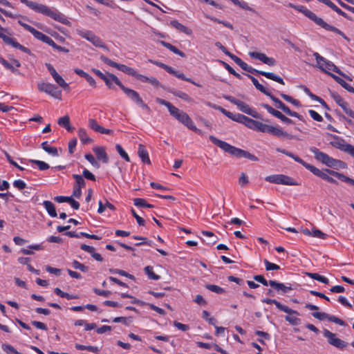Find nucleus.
<instances>
[{"label":"nucleus","mask_w":354,"mask_h":354,"mask_svg":"<svg viewBox=\"0 0 354 354\" xmlns=\"http://www.w3.org/2000/svg\"><path fill=\"white\" fill-rule=\"evenodd\" d=\"M20 1L37 13L49 17L68 26H71V23L68 20L65 15L59 12L57 9L51 8L46 5L38 3L32 1L20 0Z\"/></svg>","instance_id":"1"},{"label":"nucleus","mask_w":354,"mask_h":354,"mask_svg":"<svg viewBox=\"0 0 354 354\" xmlns=\"http://www.w3.org/2000/svg\"><path fill=\"white\" fill-rule=\"evenodd\" d=\"M156 102L161 105L165 106L168 109L170 115L188 129L198 134H202V131L196 127L192 120L186 113L174 106L171 103L165 100L156 97Z\"/></svg>","instance_id":"2"},{"label":"nucleus","mask_w":354,"mask_h":354,"mask_svg":"<svg viewBox=\"0 0 354 354\" xmlns=\"http://www.w3.org/2000/svg\"><path fill=\"white\" fill-rule=\"evenodd\" d=\"M303 166L308 170L310 171L314 175L328 181V183L337 184V181L329 176L331 175L337 178L342 181H344L354 186V180L353 178L346 176L342 173H339L337 171L329 169L320 170L318 168L315 167V166L311 165L306 162H304Z\"/></svg>","instance_id":"3"},{"label":"nucleus","mask_w":354,"mask_h":354,"mask_svg":"<svg viewBox=\"0 0 354 354\" xmlns=\"http://www.w3.org/2000/svg\"><path fill=\"white\" fill-rule=\"evenodd\" d=\"M289 7L298 10L299 12L304 14L306 17L312 20L313 22H315L317 25L321 26L324 29L334 32L340 36H342L344 39H345L347 41H350V39L340 30L337 28L335 26H333L331 25H329L326 22H325L322 18L317 17L314 12H313L311 10H308L306 7L304 6H296L292 3H290L288 5Z\"/></svg>","instance_id":"4"},{"label":"nucleus","mask_w":354,"mask_h":354,"mask_svg":"<svg viewBox=\"0 0 354 354\" xmlns=\"http://www.w3.org/2000/svg\"><path fill=\"white\" fill-rule=\"evenodd\" d=\"M209 140L225 152L236 158H245L252 161H257L258 158L247 151L234 147L226 142L216 138L214 136H209Z\"/></svg>","instance_id":"5"},{"label":"nucleus","mask_w":354,"mask_h":354,"mask_svg":"<svg viewBox=\"0 0 354 354\" xmlns=\"http://www.w3.org/2000/svg\"><path fill=\"white\" fill-rule=\"evenodd\" d=\"M310 151L314 154L317 160L321 162L328 167L337 169L339 168L345 169L347 167L344 162L329 156L328 154L319 151V149L315 147H311Z\"/></svg>","instance_id":"6"},{"label":"nucleus","mask_w":354,"mask_h":354,"mask_svg":"<svg viewBox=\"0 0 354 354\" xmlns=\"http://www.w3.org/2000/svg\"><path fill=\"white\" fill-rule=\"evenodd\" d=\"M313 56L315 57L317 66L321 71L325 72L326 73H328L329 75L330 74H331L329 71H332L343 76L344 77L349 80H351V79H350L348 75H346L342 71H341V70L337 66H335L332 62L326 59L324 57L321 56L318 53H314Z\"/></svg>","instance_id":"7"},{"label":"nucleus","mask_w":354,"mask_h":354,"mask_svg":"<svg viewBox=\"0 0 354 354\" xmlns=\"http://www.w3.org/2000/svg\"><path fill=\"white\" fill-rule=\"evenodd\" d=\"M113 79L115 84H117L122 89V91L127 95L129 98H130L133 102H134L137 105L140 106L142 109L150 111L149 106L144 102L137 91L124 86L116 76H113Z\"/></svg>","instance_id":"8"},{"label":"nucleus","mask_w":354,"mask_h":354,"mask_svg":"<svg viewBox=\"0 0 354 354\" xmlns=\"http://www.w3.org/2000/svg\"><path fill=\"white\" fill-rule=\"evenodd\" d=\"M254 131L263 133H268L278 137L290 138V136L288 133L283 131L282 129L280 128L279 127H273L271 125L263 124L257 120L255 125Z\"/></svg>","instance_id":"9"},{"label":"nucleus","mask_w":354,"mask_h":354,"mask_svg":"<svg viewBox=\"0 0 354 354\" xmlns=\"http://www.w3.org/2000/svg\"><path fill=\"white\" fill-rule=\"evenodd\" d=\"M240 67L243 70H244L248 73H252L254 75H261L266 77L268 79L275 81L282 85L285 84L283 80L281 77L276 75L275 73L266 72V71L255 69V68H252V66H249L248 64H246L244 62H243V63L241 64Z\"/></svg>","instance_id":"10"},{"label":"nucleus","mask_w":354,"mask_h":354,"mask_svg":"<svg viewBox=\"0 0 354 354\" xmlns=\"http://www.w3.org/2000/svg\"><path fill=\"white\" fill-rule=\"evenodd\" d=\"M37 88L39 92L45 93L55 99H62V91L55 84L40 82L37 84Z\"/></svg>","instance_id":"11"},{"label":"nucleus","mask_w":354,"mask_h":354,"mask_svg":"<svg viewBox=\"0 0 354 354\" xmlns=\"http://www.w3.org/2000/svg\"><path fill=\"white\" fill-rule=\"evenodd\" d=\"M266 181L284 185H299L294 178L284 174H273L265 178Z\"/></svg>","instance_id":"12"},{"label":"nucleus","mask_w":354,"mask_h":354,"mask_svg":"<svg viewBox=\"0 0 354 354\" xmlns=\"http://www.w3.org/2000/svg\"><path fill=\"white\" fill-rule=\"evenodd\" d=\"M224 98L235 104L241 111L250 115L253 118H259V114L257 111L252 110L249 105L244 102L237 100L231 95H225Z\"/></svg>","instance_id":"13"},{"label":"nucleus","mask_w":354,"mask_h":354,"mask_svg":"<svg viewBox=\"0 0 354 354\" xmlns=\"http://www.w3.org/2000/svg\"><path fill=\"white\" fill-rule=\"evenodd\" d=\"M150 62H152L153 64H154L155 65L165 69L167 73L174 75L177 78H179L184 81H187L188 82H190L198 87L201 86L200 84L195 82L192 79L186 77L183 73L174 70L172 67H171L165 64H163V63L159 62H156V61H152V60H150Z\"/></svg>","instance_id":"14"},{"label":"nucleus","mask_w":354,"mask_h":354,"mask_svg":"<svg viewBox=\"0 0 354 354\" xmlns=\"http://www.w3.org/2000/svg\"><path fill=\"white\" fill-rule=\"evenodd\" d=\"M100 59L104 63H105L112 67L116 68L119 71H122L123 73H124L129 75L133 77L136 75V71H135L133 68L129 67L124 64H118V63L111 60L110 59H109L108 57H106L104 55H101Z\"/></svg>","instance_id":"15"},{"label":"nucleus","mask_w":354,"mask_h":354,"mask_svg":"<svg viewBox=\"0 0 354 354\" xmlns=\"http://www.w3.org/2000/svg\"><path fill=\"white\" fill-rule=\"evenodd\" d=\"M4 29L0 26V38L8 45H10L12 47L19 49L20 50L28 53H30V49L21 45L18 43L15 38L10 37L3 33Z\"/></svg>","instance_id":"16"},{"label":"nucleus","mask_w":354,"mask_h":354,"mask_svg":"<svg viewBox=\"0 0 354 354\" xmlns=\"http://www.w3.org/2000/svg\"><path fill=\"white\" fill-rule=\"evenodd\" d=\"M330 96L335 102L343 109L346 114L354 119V112L350 109L349 104L337 93L330 91Z\"/></svg>","instance_id":"17"},{"label":"nucleus","mask_w":354,"mask_h":354,"mask_svg":"<svg viewBox=\"0 0 354 354\" xmlns=\"http://www.w3.org/2000/svg\"><path fill=\"white\" fill-rule=\"evenodd\" d=\"M324 335L326 338H328V342L330 344L338 348H343L346 346V343L342 339L336 337V335L329 331L327 329H325L324 331Z\"/></svg>","instance_id":"18"},{"label":"nucleus","mask_w":354,"mask_h":354,"mask_svg":"<svg viewBox=\"0 0 354 354\" xmlns=\"http://www.w3.org/2000/svg\"><path fill=\"white\" fill-rule=\"evenodd\" d=\"M248 55L251 58L260 60L263 64L270 66H273L276 64V60L272 57H268L266 54L259 52H249Z\"/></svg>","instance_id":"19"},{"label":"nucleus","mask_w":354,"mask_h":354,"mask_svg":"<svg viewBox=\"0 0 354 354\" xmlns=\"http://www.w3.org/2000/svg\"><path fill=\"white\" fill-rule=\"evenodd\" d=\"M262 302L268 304H274L279 310L286 313L288 314L298 315V313L296 310H292L290 308H288V306L281 304L280 302H279L276 299L266 298L262 300Z\"/></svg>","instance_id":"20"},{"label":"nucleus","mask_w":354,"mask_h":354,"mask_svg":"<svg viewBox=\"0 0 354 354\" xmlns=\"http://www.w3.org/2000/svg\"><path fill=\"white\" fill-rule=\"evenodd\" d=\"M269 285L272 287L277 292H281L282 293H286L288 291L293 290L290 283L285 285L282 283L277 282V281L270 280Z\"/></svg>","instance_id":"21"},{"label":"nucleus","mask_w":354,"mask_h":354,"mask_svg":"<svg viewBox=\"0 0 354 354\" xmlns=\"http://www.w3.org/2000/svg\"><path fill=\"white\" fill-rule=\"evenodd\" d=\"M133 77L136 78L137 80L142 82H149L153 86L158 88L162 87L165 88L163 86L161 85V84L159 82V81L153 77H148L147 76H145L143 75L139 74L137 71L136 73V75L133 76Z\"/></svg>","instance_id":"22"},{"label":"nucleus","mask_w":354,"mask_h":354,"mask_svg":"<svg viewBox=\"0 0 354 354\" xmlns=\"http://www.w3.org/2000/svg\"><path fill=\"white\" fill-rule=\"evenodd\" d=\"M329 8H330L333 11L337 12L338 15L342 16L345 19L349 21H353V19L346 14L345 12L342 11L339 8H338L336 5H335L330 0H323L322 2Z\"/></svg>","instance_id":"23"},{"label":"nucleus","mask_w":354,"mask_h":354,"mask_svg":"<svg viewBox=\"0 0 354 354\" xmlns=\"http://www.w3.org/2000/svg\"><path fill=\"white\" fill-rule=\"evenodd\" d=\"M329 8H330L333 11L337 12L338 15L342 16L345 19L349 21H353V19L346 14L345 12L342 11L339 8H338L336 5H335L330 0H323L322 2Z\"/></svg>","instance_id":"24"},{"label":"nucleus","mask_w":354,"mask_h":354,"mask_svg":"<svg viewBox=\"0 0 354 354\" xmlns=\"http://www.w3.org/2000/svg\"><path fill=\"white\" fill-rule=\"evenodd\" d=\"M169 25L173 27L174 28L187 35H190L192 33V30L184 26L183 24L178 22L177 20H171L169 23Z\"/></svg>","instance_id":"25"},{"label":"nucleus","mask_w":354,"mask_h":354,"mask_svg":"<svg viewBox=\"0 0 354 354\" xmlns=\"http://www.w3.org/2000/svg\"><path fill=\"white\" fill-rule=\"evenodd\" d=\"M93 151L98 160H102L104 163L109 162V158L104 147H95L93 149Z\"/></svg>","instance_id":"26"},{"label":"nucleus","mask_w":354,"mask_h":354,"mask_svg":"<svg viewBox=\"0 0 354 354\" xmlns=\"http://www.w3.org/2000/svg\"><path fill=\"white\" fill-rule=\"evenodd\" d=\"M138 156L144 163H147L148 165L151 164V161L149 157V154L145 147L142 145H139L138 147Z\"/></svg>","instance_id":"27"},{"label":"nucleus","mask_w":354,"mask_h":354,"mask_svg":"<svg viewBox=\"0 0 354 354\" xmlns=\"http://www.w3.org/2000/svg\"><path fill=\"white\" fill-rule=\"evenodd\" d=\"M164 89L167 90L168 92L171 93L174 95H175L186 102H192V99L191 98V97H189V95H187V93H185L183 91H180L178 90H175V89L166 88H165Z\"/></svg>","instance_id":"28"},{"label":"nucleus","mask_w":354,"mask_h":354,"mask_svg":"<svg viewBox=\"0 0 354 354\" xmlns=\"http://www.w3.org/2000/svg\"><path fill=\"white\" fill-rule=\"evenodd\" d=\"M34 37L35 38H37V39L41 40L43 42L48 44L49 46H50L52 47L53 46H55V42L50 37L44 35L41 32H39V31L37 30V32H35Z\"/></svg>","instance_id":"29"},{"label":"nucleus","mask_w":354,"mask_h":354,"mask_svg":"<svg viewBox=\"0 0 354 354\" xmlns=\"http://www.w3.org/2000/svg\"><path fill=\"white\" fill-rule=\"evenodd\" d=\"M202 234L207 237V239H204L203 242L207 245H214L218 241V237L214 234L209 231H202Z\"/></svg>","instance_id":"30"},{"label":"nucleus","mask_w":354,"mask_h":354,"mask_svg":"<svg viewBox=\"0 0 354 354\" xmlns=\"http://www.w3.org/2000/svg\"><path fill=\"white\" fill-rule=\"evenodd\" d=\"M43 205L51 217H56L57 216L55 205L51 201H44Z\"/></svg>","instance_id":"31"},{"label":"nucleus","mask_w":354,"mask_h":354,"mask_svg":"<svg viewBox=\"0 0 354 354\" xmlns=\"http://www.w3.org/2000/svg\"><path fill=\"white\" fill-rule=\"evenodd\" d=\"M330 75L337 82L339 83L344 88L347 90L348 91L354 93V88L352 87L350 84L346 83L344 80L340 78L339 77L334 75L330 74Z\"/></svg>","instance_id":"32"},{"label":"nucleus","mask_w":354,"mask_h":354,"mask_svg":"<svg viewBox=\"0 0 354 354\" xmlns=\"http://www.w3.org/2000/svg\"><path fill=\"white\" fill-rule=\"evenodd\" d=\"M41 147L46 152L52 155L53 156L57 157L59 156L57 149L56 147L50 146L47 141L43 142L41 143Z\"/></svg>","instance_id":"33"},{"label":"nucleus","mask_w":354,"mask_h":354,"mask_svg":"<svg viewBox=\"0 0 354 354\" xmlns=\"http://www.w3.org/2000/svg\"><path fill=\"white\" fill-rule=\"evenodd\" d=\"M245 75L251 80L254 86L257 90H259L265 95L268 92V91L262 84H261L254 77L249 74H245Z\"/></svg>","instance_id":"34"},{"label":"nucleus","mask_w":354,"mask_h":354,"mask_svg":"<svg viewBox=\"0 0 354 354\" xmlns=\"http://www.w3.org/2000/svg\"><path fill=\"white\" fill-rule=\"evenodd\" d=\"M78 136L83 144H88L93 142V140L90 138L84 129H80L78 130Z\"/></svg>","instance_id":"35"},{"label":"nucleus","mask_w":354,"mask_h":354,"mask_svg":"<svg viewBox=\"0 0 354 354\" xmlns=\"http://www.w3.org/2000/svg\"><path fill=\"white\" fill-rule=\"evenodd\" d=\"M90 42H91L95 46L102 48L106 50H108L107 46L104 44L103 41L97 35H94L93 37L91 38Z\"/></svg>","instance_id":"36"},{"label":"nucleus","mask_w":354,"mask_h":354,"mask_svg":"<svg viewBox=\"0 0 354 354\" xmlns=\"http://www.w3.org/2000/svg\"><path fill=\"white\" fill-rule=\"evenodd\" d=\"M261 106L265 108L268 113H270V114L275 116L279 120H281L282 116L283 115L280 111L275 110L274 109H273L272 106L267 104H261Z\"/></svg>","instance_id":"37"},{"label":"nucleus","mask_w":354,"mask_h":354,"mask_svg":"<svg viewBox=\"0 0 354 354\" xmlns=\"http://www.w3.org/2000/svg\"><path fill=\"white\" fill-rule=\"evenodd\" d=\"M306 274L311 279L320 281L323 283L328 284L329 283V280L326 277L322 276L318 273L307 272Z\"/></svg>","instance_id":"38"},{"label":"nucleus","mask_w":354,"mask_h":354,"mask_svg":"<svg viewBox=\"0 0 354 354\" xmlns=\"http://www.w3.org/2000/svg\"><path fill=\"white\" fill-rule=\"evenodd\" d=\"M133 204L136 207H148V208H152L153 207V205L151 204H149L146 202V201L141 198H136L133 199Z\"/></svg>","instance_id":"39"},{"label":"nucleus","mask_w":354,"mask_h":354,"mask_svg":"<svg viewBox=\"0 0 354 354\" xmlns=\"http://www.w3.org/2000/svg\"><path fill=\"white\" fill-rule=\"evenodd\" d=\"M55 82L62 88L64 90H69V85L67 84L65 80L60 76L59 74L56 75L53 77Z\"/></svg>","instance_id":"40"},{"label":"nucleus","mask_w":354,"mask_h":354,"mask_svg":"<svg viewBox=\"0 0 354 354\" xmlns=\"http://www.w3.org/2000/svg\"><path fill=\"white\" fill-rule=\"evenodd\" d=\"M55 82L62 88L64 90H69V85L67 84L65 80L60 76L59 74L56 75L53 77Z\"/></svg>","instance_id":"41"},{"label":"nucleus","mask_w":354,"mask_h":354,"mask_svg":"<svg viewBox=\"0 0 354 354\" xmlns=\"http://www.w3.org/2000/svg\"><path fill=\"white\" fill-rule=\"evenodd\" d=\"M281 110H282L284 113H286L287 115H288L290 116L295 117L301 121L304 120V117L301 115H299L297 112L291 111L289 109V107L287 106L286 104L283 106V107Z\"/></svg>","instance_id":"42"},{"label":"nucleus","mask_w":354,"mask_h":354,"mask_svg":"<svg viewBox=\"0 0 354 354\" xmlns=\"http://www.w3.org/2000/svg\"><path fill=\"white\" fill-rule=\"evenodd\" d=\"M54 292L59 295L61 297L66 298L67 299H73L78 298L77 295H70L67 292H63L60 288H55L54 289Z\"/></svg>","instance_id":"43"},{"label":"nucleus","mask_w":354,"mask_h":354,"mask_svg":"<svg viewBox=\"0 0 354 354\" xmlns=\"http://www.w3.org/2000/svg\"><path fill=\"white\" fill-rule=\"evenodd\" d=\"M73 178L75 180V184L74 185L75 187L81 189L85 187L86 183L82 176L79 174H73Z\"/></svg>","instance_id":"44"},{"label":"nucleus","mask_w":354,"mask_h":354,"mask_svg":"<svg viewBox=\"0 0 354 354\" xmlns=\"http://www.w3.org/2000/svg\"><path fill=\"white\" fill-rule=\"evenodd\" d=\"M145 272L147 274L148 277L153 280H158L160 276L155 274L153 271V267L147 266L145 268Z\"/></svg>","instance_id":"45"},{"label":"nucleus","mask_w":354,"mask_h":354,"mask_svg":"<svg viewBox=\"0 0 354 354\" xmlns=\"http://www.w3.org/2000/svg\"><path fill=\"white\" fill-rule=\"evenodd\" d=\"M75 348L77 350H80V351L87 350V351H88L90 352H93V353H97L99 351V349L97 346H84V345L78 344H75Z\"/></svg>","instance_id":"46"},{"label":"nucleus","mask_w":354,"mask_h":354,"mask_svg":"<svg viewBox=\"0 0 354 354\" xmlns=\"http://www.w3.org/2000/svg\"><path fill=\"white\" fill-rule=\"evenodd\" d=\"M205 288L207 290H209L212 292H216L217 294H223V293L225 292V290L223 288H221L218 286L214 285V284H206Z\"/></svg>","instance_id":"47"},{"label":"nucleus","mask_w":354,"mask_h":354,"mask_svg":"<svg viewBox=\"0 0 354 354\" xmlns=\"http://www.w3.org/2000/svg\"><path fill=\"white\" fill-rule=\"evenodd\" d=\"M266 95L268 96L274 103L277 108L281 109L285 104L274 96L270 92H268Z\"/></svg>","instance_id":"48"},{"label":"nucleus","mask_w":354,"mask_h":354,"mask_svg":"<svg viewBox=\"0 0 354 354\" xmlns=\"http://www.w3.org/2000/svg\"><path fill=\"white\" fill-rule=\"evenodd\" d=\"M281 153L293 158L296 162L300 163L301 165H304L305 161L303 160L301 158H299L298 156L295 155L294 153L286 151V149H281Z\"/></svg>","instance_id":"49"},{"label":"nucleus","mask_w":354,"mask_h":354,"mask_svg":"<svg viewBox=\"0 0 354 354\" xmlns=\"http://www.w3.org/2000/svg\"><path fill=\"white\" fill-rule=\"evenodd\" d=\"M3 350L8 354H23L18 352L12 345L8 344H3L2 345Z\"/></svg>","instance_id":"50"},{"label":"nucleus","mask_w":354,"mask_h":354,"mask_svg":"<svg viewBox=\"0 0 354 354\" xmlns=\"http://www.w3.org/2000/svg\"><path fill=\"white\" fill-rule=\"evenodd\" d=\"M115 149L117 150V151L118 152V153L120 154V156L124 158L126 161L127 162H130V158L129 156V155L127 154V153L123 149V148L122 147V146L119 144H117L115 145Z\"/></svg>","instance_id":"51"},{"label":"nucleus","mask_w":354,"mask_h":354,"mask_svg":"<svg viewBox=\"0 0 354 354\" xmlns=\"http://www.w3.org/2000/svg\"><path fill=\"white\" fill-rule=\"evenodd\" d=\"M30 162L32 163H34L35 165H37V167H39V169L41 170V171H44V170H46L48 169H49L50 166L48 165V164L46 163L44 161H41V160H29Z\"/></svg>","instance_id":"52"},{"label":"nucleus","mask_w":354,"mask_h":354,"mask_svg":"<svg viewBox=\"0 0 354 354\" xmlns=\"http://www.w3.org/2000/svg\"><path fill=\"white\" fill-rule=\"evenodd\" d=\"M205 17L207 18V19H209L210 20H212V21H213L214 22H217L218 24H223L224 26H225L227 28H229L230 29H233V26L230 22L221 21L219 19H217L216 17H212V16H209V15H205Z\"/></svg>","instance_id":"53"},{"label":"nucleus","mask_w":354,"mask_h":354,"mask_svg":"<svg viewBox=\"0 0 354 354\" xmlns=\"http://www.w3.org/2000/svg\"><path fill=\"white\" fill-rule=\"evenodd\" d=\"M88 127L93 131L100 133L102 127L97 123L95 119L88 120Z\"/></svg>","instance_id":"54"},{"label":"nucleus","mask_w":354,"mask_h":354,"mask_svg":"<svg viewBox=\"0 0 354 354\" xmlns=\"http://www.w3.org/2000/svg\"><path fill=\"white\" fill-rule=\"evenodd\" d=\"M246 117L247 116H245L244 115H242V114H240V113L234 115L232 113V115H230V117H228V118L232 120L233 121H235V122H239V123H241V124H244V122H245V120Z\"/></svg>","instance_id":"55"},{"label":"nucleus","mask_w":354,"mask_h":354,"mask_svg":"<svg viewBox=\"0 0 354 354\" xmlns=\"http://www.w3.org/2000/svg\"><path fill=\"white\" fill-rule=\"evenodd\" d=\"M339 149L349 153L354 157V147L353 145L346 143V145L340 146Z\"/></svg>","instance_id":"56"},{"label":"nucleus","mask_w":354,"mask_h":354,"mask_svg":"<svg viewBox=\"0 0 354 354\" xmlns=\"http://www.w3.org/2000/svg\"><path fill=\"white\" fill-rule=\"evenodd\" d=\"M263 262H264V264H265L266 270L267 271L276 270H279L280 269L279 266H278V265H277L275 263L270 262L268 259H264Z\"/></svg>","instance_id":"57"},{"label":"nucleus","mask_w":354,"mask_h":354,"mask_svg":"<svg viewBox=\"0 0 354 354\" xmlns=\"http://www.w3.org/2000/svg\"><path fill=\"white\" fill-rule=\"evenodd\" d=\"M73 267L75 269L81 270L82 272H86L88 271V268L79 261L74 260L72 263Z\"/></svg>","instance_id":"58"},{"label":"nucleus","mask_w":354,"mask_h":354,"mask_svg":"<svg viewBox=\"0 0 354 354\" xmlns=\"http://www.w3.org/2000/svg\"><path fill=\"white\" fill-rule=\"evenodd\" d=\"M77 32L80 37L87 39L88 41H90L91 38L93 37V36L95 35L92 31L90 30L82 31L77 30Z\"/></svg>","instance_id":"59"},{"label":"nucleus","mask_w":354,"mask_h":354,"mask_svg":"<svg viewBox=\"0 0 354 354\" xmlns=\"http://www.w3.org/2000/svg\"><path fill=\"white\" fill-rule=\"evenodd\" d=\"M131 321H132L131 317H115L113 319V322L115 323L122 322V324H124V325H127V326L129 325V324L131 322Z\"/></svg>","instance_id":"60"},{"label":"nucleus","mask_w":354,"mask_h":354,"mask_svg":"<svg viewBox=\"0 0 354 354\" xmlns=\"http://www.w3.org/2000/svg\"><path fill=\"white\" fill-rule=\"evenodd\" d=\"M0 63L7 69L10 70L13 73L18 72L17 69L13 67L12 64H10L7 60L3 57H0Z\"/></svg>","instance_id":"61"},{"label":"nucleus","mask_w":354,"mask_h":354,"mask_svg":"<svg viewBox=\"0 0 354 354\" xmlns=\"http://www.w3.org/2000/svg\"><path fill=\"white\" fill-rule=\"evenodd\" d=\"M209 106L216 110H218L219 111H221L223 114H224L225 115H226L227 118L228 117H230V115H232V113L225 110V109H223V107L220 106H218L216 104H211V103H209Z\"/></svg>","instance_id":"62"},{"label":"nucleus","mask_w":354,"mask_h":354,"mask_svg":"<svg viewBox=\"0 0 354 354\" xmlns=\"http://www.w3.org/2000/svg\"><path fill=\"white\" fill-rule=\"evenodd\" d=\"M57 123L59 126H62L63 127H66L68 126V124H70V118L68 115H64L62 118H59Z\"/></svg>","instance_id":"63"},{"label":"nucleus","mask_w":354,"mask_h":354,"mask_svg":"<svg viewBox=\"0 0 354 354\" xmlns=\"http://www.w3.org/2000/svg\"><path fill=\"white\" fill-rule=\"evenodd\" d=\"M113 76H115V75H113V74L107 73L106 75L102 79V80H104V82H105L106 85L109 88H112V83H111V82H114L113 79Z\"/></svg>","instance_id":"64"}]
</instances>
